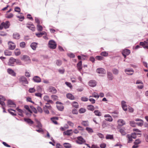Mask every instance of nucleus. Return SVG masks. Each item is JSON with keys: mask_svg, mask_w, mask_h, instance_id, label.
Listing matches in <instances>:
<instances>
[{"mask_svg": "<svg viewBox=\"0 0 148 148\" xmlns=\"http://www.w3.org/2000/svg\"><path fill=\"white\" fill-rule=\"evenodd\" d=\"M48 46L50 49H54L57 46V44L53 40H50L48 42Z\"/></svg>", "mask_w": 148, "mask_h": 148, "instance_id": "nucleus-1", "label": "nucleus"}, {"mask_svg": "<svg viewBox=\"0 0 148 148\" xmlns=\"http://www.w3.org/2000/svg\"><path fill=\"white\" fill-rule=\"evenodd\" d=\"M10 25V23L9 21L2 22L0 25V29L2 30L3 28L5 29L8 28H9Z\"/></svg>", "mask_w": 148, "mask_h": 148, "instance_id": "nucleus-2", "label": "nucleus"}, {"mask_svg": "<svg viewBox=\"0 0 148 148\" xmlns=\"http://www.w3.org/2000/svg\"><path fill=\"white\" fill-rule=\"evenodd\" d=\"M19 80V81L24 86H25V84H28V82L27 78L23 76H22L20 77Z\"/></svg>", "mask_w": 148, "mask_h": 148, "instance_id": "nucleus-3", "label": "nucleus"}, {"mask_svg": "<svg viewBox=\"0 0 148 148\" xmlns=\"http://www.w3.org/2000/svg\"><path fill=\"white\" fill-rule=\"evenodd\" d=\"M76 143L79 144H82L86 142L84 139L81 136H79L77 137V140H76Z\"/></svg>", "mask_w": 148, "mask_h": 148, "instance_id": "nucleus-4", "label": "nucleus"}, {"mask_svg": "<svg viewBox=\"0 0 148 148\" xmlns=\"http://www.w3.org/2000/svg\"><path fill=\"white\" fill-rule=\"evenodd\" d=\"M96 72L99 74H106V70L103 68H99L96 69Z\"/></svg>", "mask_w": 148, "mask_h": 148, "instance_id": "nucleus-5", "label": "nucleus"}, {"mask_svg": "<svg viewBox=\"0 0 148 148\" xmlns=\"http://www.w3.org/2000/svg\"><path fill=\"white\" fill-rule=\"evenodd\" d=\"M7 105L8 106L11 107H15L16 106L15 103L13 101L10 100H8Z\"/></svg>", "mask_w": 148, "mask_h": 148, "instance_id": "nucleus-6", "label": "nucleus"}, {"mask_svg": "<svg viewBox=\"0 0 148 148\" xmlns=\"http://www.w3.org/2000/svg\"><path fill=\"white\" fill-rule=\"evenodd\" d=\"M9 48L10 50L14 49L15 47V44L11 41H9L8 43Z\"/></svg>", "mask_w": 148, "mask_h": 148, "instance_id": "nucleus-7", "label": "nucleus"}, {"mask_svg": "<svg viewBox=\"0 0 148 148\" xmlns=\"http://www.w3.org/2000/svg\"><path fill=\"white\" fill-rule=\"evenodd\" d=\"M6 100L5 98L2 95H0V104L2 107L5 106L4 101Z\"/></svg>", "mask_w": 148, "mask_h": 148, "instance_id": "nucleus-8", "label": "nucleus"}, {"mask_svg": "<svg viewBox=\"0 0 148 148\" xmlns=\"http://www.w3.org/2000/svg\"><path fill=\"white\" fill-rule=\"evenodd\" d=\"M32 80L36 83H39L41 82V78L38 76H36L33 77Z\"/></svg>", "mask_w": 148, "mask_h": 148, "instance_id": "nucleus-9", "label": "nucleus"}, {"mask_svg": "<svg viewBox=\"0 0 148 148\" xmlns=\"http://www.w3.org/2000/svg\"><path fill=\"white\" fill-rule=\"evenodd\" d=\"M88 84L90 86L93 87L96 86L97 83L95 80H91L88 82Z\"/></svg>", "mask_w": 148, "mask_h": 148, "instance_id": "nucleus-10", "label": "nucleus"}, {"mask_svg": "<svg viewBox=\"0 0 148 148\" xmlns=\"http://www.w3.org/2000/svg\"><path fill=\"white\" fill-rule=\"evenodd\" d=\"M7 71L9 74L13 76H16V73L12 69H8L7 70Z\"/></svg>", "mask_w": 148, "mask_h": 148, "instance_id": "nucleus-11", "label": "nucleus"}, {"mask_svg": "<svg viewBox=\"0 0 148 148\" xmlns=\"http://www.w3.org/2000/svg\"><path fill=\"white\" fill-rule=\"evenodd\" d=\"M16 60L13 58H11L9 60L8 64L9 65L13 66L14 62H15Z\"/></svg>", "mask_w": 148, "mask_h": 148, "instance_id": "nucleus-12", "label": "nucleus"}, {"mask_svg": "<svg viewBox=\"0 0 148 148\" xmlns=\"http://www.w3.org/2000/svg\"><path fill=\"white\" fill-rule=\"evenodd\" d=\"M107 77L109 80H112L113 79V76L112 73L109 71H107Z\"/></svg>", "mask_w": 148, "mask_h": 148, "instance_id": "nucleus-13", "label": "nucleus"}, {"mask_svg": "<svg viewBox=\"0 0 148 148\" xmlns=\"http://www.w3.org/2000/svg\"><path fill=\"white\" fill-rule=\"evenodd\" d=\"M121 105L122 108L123 110L126 111L127 110V106L126 103L124 101H121Z\"/></svg>", "mask_w": 148, "mask_h": 148, "instance_id": "nucleus-14", "label": "nucleus"}, {"mask_svg": "<svg viewBox=\"0 0 148 148\" xmlns=\"http://www.w3.org/2000/svg\"><path fill=\"white\" fill-rule=\"evenodd\" d=\"M49 92H51L53 93H55L57 92V90L54 88L53 86H50L49 88Z\"/></svg>", "mask_w": 148, "mask_h": 148, "instance_id": "nucleus-15", "label": "nucleus"}, {"mask_svg": "<svg viewBox=\"0 0 148 148\" xmlns=\"http://www.w3.org/2000/svg\"><path fill=\"white\" fill-rule=\"evenodd\" d=\"M73 133L72 130H68L64 132L65 135L67 136H71L72 135Z\"/></svg>", "mask_w": 148, "mask_h": 148, "instance_id": "nucleus-16", "label": "nucleus"}, {"mask_svg": "<svg viewBox=\"0 0 148 148\" xmlns=\"http://www.w3.org/2000/svg\"><path fill=\"white\" fill-rule=\"evenodd\" d=\"M37 45L38 43L35 42H33L31 44L30 47L32 49L34 50L36 49L37 47Z\"/></svg>", "mask_w": 148, "mask_h": 148, "instance_id": "nucleus-17", "label": "nucleus"}, {"mask_svg": "<svg viewBox=\"0 0 148 148\" xmlns=\"http://www.w3.org/2000/svg\"><path fill=\"white\" fill-rule=\"evenodd\" d=\"M23 59L25 61L27 62H29L31 61L29 58L28 56L27 55L23 56Z\"/></svg>", "mask_w": 148, "mask_h": 148, "instance_id": "nucleus-18", "label": "nucleus"}, {"mask_svg": "<svg viewBox=\"0 0 148 148\" xmlns=\"http://www.w3.org/2000/svg\"><path fill=\"white\" fill-rule=\"evenodd\" d=\"M27 27L32 31H34L35 29V27L34 25L32 24H27Z\"/></svg>", "mask_w": 148, "mask_h": 148, "instance_id": "nucleus-19", "label": "nucleus"}, {"mask_svg": "<svg viewBox=\"0 0 148 148\" xmlns=\"http://www.w3.org/2000/svg\"><path fill=\"white\" fill-rule=\"evenodd\" d=\"M13 38L18 40L20 38V35L19 33L15 32L13 34Z\"/></svg>", "mask_w": 148, "mask_h": 148, "instance_id": "nucleus-20", "label": "nucleus"}, {"mask_svg": "<svg viewBox=\"0 0 148 148\" xmlns=\"http://www.w3.org/2000/svg\"><path fill=\"white\" fill-rule=\"evenodd\" d=\"M118 124L120 126H123L125 124V121L122 119H119L118 120Z\"/></svg>", "mask_w": 148, "mask_h": 148, "instance_id": "nucleus-21", "label": "nucleus"}, {"mask_svg": "<svg viewBox=\"0 0 148 148\" xmlns=\"http://www.w3.org/2000/svg\"><path fill=\"white\" fill-rule=\"evenodd\" d=\"M125 72L128 75H132L133 73H129L128 72H132L133 73L134 72V71L132 69H125Z\"/></svg>", "mask_w": 148, "mask_h": 148, "instance_id": "nucleus-22", "label": "nucleus"}, {"mask_svg": "<svg viewBox=\"0 0 148 148\" xmlns=\"http://www.w3.org/2000/svg\"><path fill=\"white\" fill-rule=\"evenodd\" d=\"M66 96L67 98L71 100H74L75 97L71 93H68L66 94Z\"/></svg>", "mask_w": 148, "mask_h": 148, "instance_id": "nucleus-23", "label": "nucleus"}, {"mask_svg": "<svg viewBox=\"0 0 148 148\" xmlns=\"http://www.w3.org/2000/svg\"><path fill=\"white\" fill-rule=\"evenodd\" d=\"M24 120L30 125L33 124L34 123L30 119L24 118Z\"/></svg>", "mask_w": 148, "mask_h": 148, "instance_id": "nucleus-24", "label": "nucleus"}, {"mask_svg": "<svg viewBox=\"0 0 148 148\" xmlns=\"http://www.w3.org/2000/svg\"><path fill=\"white\" fill-rule=\"evenodd\" d=\"M16 110L18 111V114L21 116H23V111L22 110L19 109L18 108H16Z\"/></svg>", "mask_w": 148, "mask_h": 148, "instance_id": "nucleus-25", "label": "nucleus"}, {"mask_svg": "<svg viewBox=\"0 0 148 148\" xmlns=\"http://www.w3.org/2000/svg\"><path fill=\"white\" fill-rule=\"evenodd\" d=\"M122 53V54H124L128 55L130 53V51L129 49H126L123 50Z\"/></svg>", "mask_w": 148, "mask_h": 148, "instance_id": "nucleus-26", "label": "nucleus"}, {"mask_svg": "<svg viewBox=\"0 0 148 148\" xmlns=\"http://www.w3.org/2000/svg\"><path fill=\"white\" fill-rule=\"evenodd\" d=\"M82 62L80 61L77 64V67L79 71H80L82 69Z\"/></svg>", "mask_w": 148, "mask_h": 148, "instance_id": "nucleus-27", "label": "nucleus"}, {"mask_svg": "<svg viewBox=\"0 0 148 148\" xmlns=\"http://www.w3.org/2000/svg\"><path fill=\"white\" fill-rule=\"evenodd\" d=\"M58 119V117H54L51 118V121L53 122V123L55 124H57L58 123L56 121V120Z\"/></svg>", "mask_w": 148, "mask_h": 148, "instance_id": "nucleus-28", "label": "nucleus"}, {"mask_svg": "<svg viewBox=\"0 0 148 148\" xmlns=\"http://www.w3.org/2000/svg\"><path fill=\"white\" fill-rule=\"evenodd\" d=\"M113 73L116 75H117L119 73V70L116 69L114 68L112 69V71Z\"/></svg>", "mask_w": 148, "mask_h": 148, "instance_id": "nucleus-29", "label": "nucleus"}, {"mask_svg": "<svg viewBox=\"0 0 148 148\" xmlns=\"http://www.w3.org/2000/svg\"><path fill=\"white\" fill-rule=\"evenodd\" d=\"M94 112L96 116H100L101 115V112L98 110H95L94 111Z\"/></svg>", "mask_w": 148, "mask_h": 148, "instance_id": "nucleus-30", "label": "nucleus"}, {"mask_svg": "<svg viewBox=\"0 0 148 148\" xmlns=\"http://www.w3.org/2000/svg\"><path fill=\"white\" fill-rule=\"evenodd\" d=\"M72 106L76 108H77L79 107L78 104V103L76 102H73L72 103Z\"/></svg>", "mask_w": 148, "mask_h": 148, "instance_id": "nucleus-31", "label": "nucleus"}, {"mask_svg": "<svg viewBox=\"0 0 148 148\" xmlns=\"http://www.w3.org/2000/svg\"><path fill=\"white\" fill-rule=\"evenodd\" d=\"M87 108L89 110L93 111L94 110V107L93 105H90L87 106Z\"/></svg>", "mask_w": 148, "mask_h": 148, "instance_id": "nucleus-32", "label": "nucleus"}, {"mask_svg": "<svg viewBox=\"0 0 148 148\" xmlns=\"http://www.w3.org/2000/svg\"><path fill=\"white\" fill-rule=\"evenodd\" d=\"M86 130L89 134H91L93 132V131L92 129L91 128L87 127L86 128Z\"/></svg>", "mask_w": 148, "mask_h": 148, "instance_id": "nucleus-33", "label": "nucleus"}, {"mask_svg": "<svg viewBox=\"0 0 148 148\" xmlns=\"http://www.w3.org/2000/svg\"><path fill=\"white\" fill-rule=\"evenodd\" d=\"M82 124L85 126H87L89 125V123L88 121H82Z\"/></svg>", "mask_w": 148, "mask_h": 148, "instance_id": "nucleus-34", "label": "nucleus"}, {"mask_svg": "<svg viewBox=\"0 0 148 148\" xmlns=\"http://www.w3.org/2000/svg\"><path fill=\"white\" fill-rule=\"evenodd\" d=\"M127 137L128 138V143H131L132 140V138L130 134H127Z\"/></svg>", "mask_w": 148, "mask_h": 148, "instance_id": "nucleus-35", "label": "nucleus"}, {"mask_svg": "<svg viewBox=\"0 0 148 148\" xmlns=\"http://www.w3.org/2000/svg\"><path fill=\"white\" fill-rule=\"evenodd\" d=\"M4 53L5 55L6 56H10L12 55L11 51L8 50L5 51Z\"/></svg>", "mask_w": 148, "mask_h": 148, "instance_id": "nucleus-36", "label": "nucleus"}, {"mask_svg": "<svg viewBox=\"0 0 148 148\" xmlns=\"http://www.w3.org/2000/svg\"><path fill=\"white\" fill-rule=\"evenodd\" d=\"M57 107L58 109L60 111H62L64 108V106L62 105H57Z\"/></svg>", "mask_w": 148, "mask_h": 148, "instance_id": "nucleus-37", "label": "nucleus"}, {"mask_svg": "<svg viewBox=\"0 0 148 148\" xmlns=\"http://www.w3.org/2000/svg\"><path fill=\"white\" fill-rule=\"evenodd\" d=\"M64 147L66 148H70L71 147V144L68 143H65L63 144Z\"/></svg>", "mask_w": 148, "mask_h": 148, "instance_id": "nucleus-38", "label": "nucleus"}, {"mask_svg": "<svg viewBox=\"0 0 148 148\" xmlns=\"http://www.w3.org/2000/svg\"><path fill=\"white\" fill-rule=\"evenodd\" d=\"M26 44L25 42H22L20 43V46L22 48H24Z\"/></svg>", "mask_w": 148, "mask_h": 148, "instance_id": "nucleus-39", "label": "nucleus"}, {"mask_svg": "<svg viewBox=\"0 0 148 148\" xmlns=\"http://www.w3.org/2000/svg\"><path fill=\"white\" fill-rule=\"evenodd\" d=\"M37 29L39 31H41L42 30V27L39 24H38L37 25Z\"/></svg>", "mask_w": 148, "mask_h": 148, "instance_id": "nucleus-40", "label": "nucleus"}, {"mask_svg": "<svg viewBox=\"0 0 148 148\" xmlns=\"http://www.w3.org/2000/svg\"><path fill=\"white\" fill-rule=\"evenodd\" d=\"M67 55L71 58H75V56L73 53H68L67 54Z\"/></svg>", "mask_w": 148, "mask_h": 148, "instance_id": "nucleus-41", "label": "nucleus"}, {"mask_svg": "<svg viewBox=\"0 0 148 148\" xmlns=\"http://www.w3.org/2000/svg\"><path fill=\"white\" fill-rule=\"evenodd\" d=\"M92 97L95 98H98L99 97V95H98V94L97 93L95 92L93 93H92Z\"/></svg>", "mask_w": 148, "mask_h": 148, "instance_id": "nucleus-42", "label": "nucleus"}, {"mask_svg": "<svg viewBox=\"0 0 148 148\" xmlns=\"http://www.w3.org/2000/svg\"><path fill=\"white\" fill-rule=\"evenodd\" d=\"M24 108L27 110V111L30 113H32V111L30 109L29 106L27 105H25L24 106Z\"/></svg>", "mask_w": 148, "mask_h": 148, "instance_id": "nucleus-43", "label": "nucleus"}, {"mask_svg": "<svg viewBox=\"0 0 148 148\" xmlns=\"http://www.w3.org/2000/svg\"><path fill=\"white\" fill-rule=\"evenodd\" d=\"M101 55L102 56L106 57L108 56V53L106 51H103L101 53Z\"/></svg>", "mask_w": 148, "mask_h": 148, "instance_id": "nucleus-44", "label": "nucleus"}, {"mask_svg": "<svg viewBox=\"0 0 148 148\" xmlns=\"http://www.w3.org/2000/svg\"><path fill=\"white\" fill-rule=\"evenodd\" d=\"M119 131L122 135H125L126 134L125 130L123 129H120Z\"/></svg>", "mask_w": 148, "mask_h": 148, "instance_id": "nucleus-45", "label": "nucleus"}, {"mask_svg": "<svg viewBox=\"0 0 148 148\" xmlns=\"http://www.w3.org/2000/svg\"><path fill=\"white\" fill-rule=\"evenodd\" d=\"M79 111L80 113H84L86 111V109L84 108H81L79 109Z\"/></svg>", "mask_w": 148, "mask_h": 148, "instance_id": "nucleus-46", "label": "nucleus"}, {"mask_svg": "<svg viewBox=\"0 0 148 148\" xmlns=\"http://www.w3.org/2000/svg\"><path fill=\"white\" fill-rule=\"evenodd\" d=\"M130 125L133 127H135L136 126V123L134 121H130Z\"/></svg>", "mask_w": 148, "mask_h": 148, "instance_id": "nucleus-47", "label": "nucleus"}, {"mask_svg": "<svg viewBox=\"0 0 148 148\" xmlns=\"http://www.w3.org/2000/svg\"><path fill=\"white\" fill-rule=\"evenodd\" d=\"M62 64V61L60 60H56V64L58 66H60Z\"/></svg>", "mask_w": 148, "mask_h": 148, "instance_id": "nucleus-48", "label": "nucleus"}, {"mask_svg": "<svg viewBox=\"0 0 148 148\" xmlns=\"http://www.w3.org/2000/svg\"><path fill=\"white\" fill-rule=\"evenodd\" d=\"M143 120H141L139 122L136 123V124L140 126H142L143 124Z\"/></svg>", "mask_w": 148, "mask_h": 148, "instance_id": "nucleus-49", "label": "nucleus"}, {"mask_svg": "<svg viewBox=\"0 0 148 148\" xmlns=\"http://www.w3.org/2000/svg\"><path fill=\"white\" fill-rule=\"evenodd\" d=\"M30 108L34 113H37V110H36V108H35L33 106H31Z\"/></svg>", "mask_w": 148, "mask_h": 148, "instance_id": "nucleus-50", "label": "nucleus"}, {"mask_svg": "<svg viewBox=\"0 0 148 148\" xmlns=\"http://www.w3.org/2000/svg\"><path fill=\"white\" fill-rule=\"evenodd\" d=\"M14 53L15 55L18 56L20 55L21 54V52L19 50L16 49Z\"/></svg>", "mask_w": 148, "mask_h": 148, "instance_id": "nucleus-51", "label": "nucleus"}, {"mask_svg": "<svg viewBox=\"0 0 148 148\" xmlns=\"http://www.w3.org/2000/svg\"><path fill=\"white\" fill-rule=\"evenodd\" d=\"M43 110L44 112L45 113L47 114H48L49 113V110L47 109V108L43 107Z\"/></svg>", "mask_w": 148, "mask_h": 148, "instance_id": "nucleus-52", "label": "nucleus"}, {"mask_svg": "<svg viewBox=\"0 0 148 148\" xmlns=\"http://www.w3.org/2000/svg\"><path fill=\"white\" fill-rule=\"evenodd\" d=\"M43 99L45 101L47 102V101L49 99V98L48 96L45 95L44 96Z\"/></svg>", "mask_w": 148, "mask_h": 148, "instance_id": "nucleus-53", "label": "nucleus"}, {"mask_svg": "<svg viewBox=\"0 0 148 148\" xmlns=\"http://www.w3.org/2000/svg\"><path fill=\"white\" fill-rule=\"evenodd\" d=\"M95 58L98 60H101L103 59V57L101 56H97Z\"/></svg>", "mask_w": 148, "mask_h": 148, "instance_id": "nucleus-54", "label": "nucleus"}, {"mask_svg": "<svg viewBox=\"0 0 148 148\" xmlns=\"http://www.w3.org/2000/svg\"><path fill=\"white\" fill-rule=\"evenodd\" d=\"M37 125L36 127H38L39 129H40L42 127V125L38 121L37 122Z\"/></svg>", "mask_w": 148, "mask_h": 148, "instance_id": "nucleus-55", "label": "nucleus"}, {"mask_svg": "<svg viewBox=\"0 0 148 148\" xmlns=\"http://www.w3.org/2000/svg\"><path fill=\"white\" fill-rule=\"evenodd\" d=\"M65 84L68 87H70V88H72V86L70 83L68 82H65Z\"/></svg>", "mask_w": 148, "mask_h": 148, "instance_id": "nucleus-56", "label": "nucleus"}, {"mask_svg": "<svg viewBox=\"0 0 148 148\" xmlns=\"http://www.w3.org/2000/svg\"><path fill=\"white\" fill-rule=\"evenodd\" d=\"M14 11L16 12H19L21 11V9L19 7H16L15 8Z\"/></svg>", "mask_w": 148, "mask_h": 148, "instance_id": "nucleus-57", "label": "nucleus"}, {"mask_svg": "<svg viewBox=\"0 0 148 148\" xmlns=\"http://www.w3.org/2000/svg\"><path fill=\"white\" fill-rule=\"evenodd\" d=\"M113 138V136L111 135H107L106 136V139H111Z\"/></svg>", "mask_w": 148, "mask_h": 148, "instance_id": "nucleus-58", "label": "nucleus"}, {"mask_svg": "<svg viewBox=\"0 0 148 148\" xmlns=\"http://www.w3.org/2000/svg\"><path fill=\"white\" fill-rule=\"evenodd\" d=\"M36 91L35 89L34 88H30L29 90V91L30 93H33L35 92Z\"/></svg>", "mask_w": 148, "mask_h": 148, "instance_id": "nucleus-59", "label": "nucleus"}, {"mask_svg": "<svg viewBox=\"0 0 148 148\" xmlns=\"http://www.w3.org/2000/svg\"><path fill=\"white\" fill-rule=\"evenodd\" d=\"M81 100L83 101H87L88 100V99L85 97H83L81 98Z\"/></svg>", "mask_w": 148, "mask_h": 148, "instance_id": "nucleus-60", "label": "nucleus"}, {"mask_svg": "<svg viewBox=\"0 0 148 148\" xmlns=\"http://www.w3.org/2000/svg\"><path fill=\"white\" fill-rule=\"evenodd\" d=\"M67 124L70 126L73 127L74 125V124L73 123L70 121H67Z\"/></svg>", "mask_w": 148, "mask_h": 148, "instance_id": "nucleus-61", "label": "nucleus"}, {"mask_svg": "<svg viewBox=\"0 0 148 148\" xmlns=\"http://www.w3.org/2000/svg\"><path fill=\"white\" fill-rule=\"evenodd\" d=\"M140 143V141L139 139H137L134 142V143L135 145H137L139 144Z\"/></svg>", "mask_w": 148, "mask_h": 148, "instance_id": "nucleus-62", "label": "nucleus"}, {"mask_svg": "<svg viewBox=\"0 0 148 148\" xmlns=\"http://www.w3.org/2000/svg\"><path fill=\"white\" fill-rule=\"evenodd\" d=\"M13 14L12 13H10L9 14H8L6 16V17L9 18H11L13 16Z\"/></svg>", "mask_w": 148, "mask_h": 148, "instance_id": "nucleus-63", "label": "nucleus"}, {"mask_svg": "<svg viewBox=\"0 0 148 148\" xmlns=\"http://www.w3.org/2000/svg\"><path fill=\"white\" fill-rule=\"evenodd\" d=\"M52 98L54 100H56L57 99L58 97L56 95H52L51 96Z\"/></svg>", "mask_w": 148, "mask_h": 148, "instance_id": "nucleus-64", "label": "nucleus"}]
</instances>
